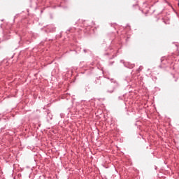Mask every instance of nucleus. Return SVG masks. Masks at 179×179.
<instances>
[{"label":"nucleus","mask_w":179,"mask_h":179,"mask_svg":"<svg viewBox=\"0 0 179 179\" xmlns=\"http://www.w3.org/2000/svg\"><path fill=\"white\" fill-rule=\"evenodd\" d=\"M178 6H179V0H178Z\"/></svg>","instance_id":"obj_1"}]
</instances>
